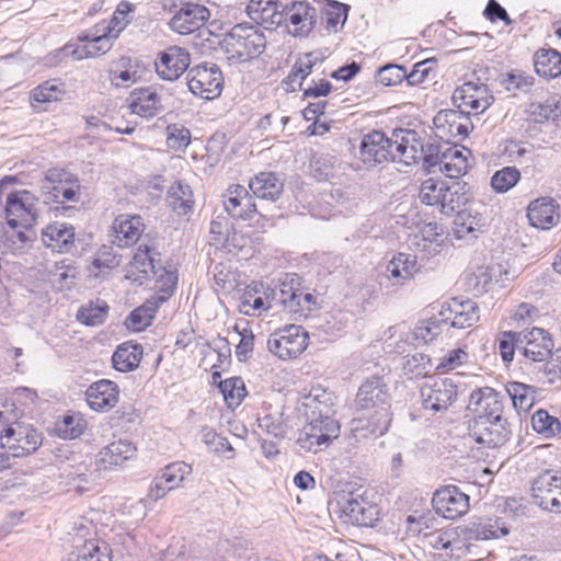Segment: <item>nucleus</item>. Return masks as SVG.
<instances>
[{
  "mask_svg": "<svg viewBox=\"0 0 561 561\" xmlns=\"http://www.w3.org/2000/svg\"><path fill=\"white\" fill-rule=\"evenodd\" d=\"M559 205L551 198L542 197L531 202L527 217L533 227L547 230L559 221Z\"/></svg>",
  "mask_w": 561,
  "mask_h": 561,
  "instance_id": "34",
  "label": "nucleus"
},
{
  "mask_svg": "<svg viewBox=\"0 0 561 561\" xmlns=\"http://www.w3.org/2000/svg\"><path fill=\"white\" fill-rule=\"evenodd\" d=\"M67 561H112V550L105 541L88 540L71 552Z\"/></svg>",
  "mask_w": 561,
  "mask_h": 561,
  "instance_id": "45",
  "label": "nucleus"
},
{
  "mask_svg": "<svg viewBox=\"0 0 561 561\" xmlns=\"http://www.w3.org/2000/svg\"><path fill=\"white\" fill-rule=\"evenodd\" d=\"M396 136L392 134V138H388L382 131L373 130L365 135L360 142V159L366 164L382 163L388 160H392L398 163H402L399 157H397L396 148Z\"/></svg>",
  "mask_w": 561,
  "mask_h": 561,
  "instance_id": "9",
  "label": "nucleus"
},
{
  "mask_svg": "<svg viewBox=\"0 0 561 561\" xmlns=\"http://www.w3.org/2000/svg\"><path fill=\"white\" fill-rule=\"evenodd\" d=\"M394 136L397 144L396 148L399 152L397 153V157L400 158L404 165H411L423 160L426 168L438 167L440 170L443 153L439 154L434 146H430L427 149H424L414 130L396 129Z\"/></svg>",
  "mask_w": 561,
  "mask_h": 561,
  "instance_id": "4",
  "label": "nucleus"
},
{
  "mask_svg": "<svg viewBox=\"0 0 561 561\" xmlns=\"http://www.w3.org/2000/svg\"><path fill=\"white\" fill-rule=\"evenodd\" d=\"M219 389L229 408L238 407L247 394L244 382L239 377L228 378L221 381Z\"/></svg>",
  "mask_w": 561,
  "mask_h": 561,
  "instance_id": "53",
  "label": "nucleus"
},
{
  "mask_svg": "<svg viewBox=\"0 0 561 561\" xmlns=\"http://www.w3.org/2000/svg\"><path fill=\"white\" fill-rule=\"evenodd\" d=\"M192 473V467L186 462L179 461L168 465L159 474L173 490L180 488L184 480Z\"/></svg>",
  "mask_w": 561,
  "mask_h": 561,
  "instance_id": "55",
  "label": "nucleus"
},
{
  "mask_svg": "<svg viewBox=\"0 0 561 561\" xmlns=\"http://www.w3.org/2000/svg\"><path fill=\"white\" fill-rule=\"evenodd\" d=\"M156 256H159V253L154 249L146 244H140L137 252L134 254L130 265L133 268L144 274L145 277H149L150 274L158 276L161 266Z\"/></svg>",
  "mask_w": 561,
  "mask_h": 561,
  "instance_id": "48",
  "label": "nucleus"
},
{
  "mask_svg": "<svg viewBox=\"0 0 561 561\" xmlns=\"http://www.w3.org/2000/svg\"><path fill=\"white\" fill-rule=\"evenodd\" d=\"M209 19L206 7L186 3L170 20V27L179 34H191L201 28Z\"/></svg>",
  "mask_w": 561,
  "mask_h": 561,
  "instance_id": "29",
  "label": "nucleus"
},
{
  "mask_svg": "<svg viewBox=\"0 0 561 561\" xmlns=\"http://www.w3.org/2000/svg\"><path fill=\"white\" fill-rule=\"evenodd\" d=\"M440 320L445 321L447 327L456 329L469 328L479 320V309L472 300L453 298L443 304Z\"/></svg>",
  "mask_w": 561,
  "mask_h": 561,
  "instance_id": "18",
  "label": "nucleus"
},
{
  "mask_svg": "<svg viewBox=\"0 0 561 561\" xmlns=\"http://www.w3.org/2000/svg\"><path fill=\"white\" fill-rule=\"evenodd\" d=\"M275 297V288H270L261 282H252L241 294L238 309L245 316L259 317L272 308L271 298Z\"/></svg>",
  "mask_w": 561,
  "mask_h": 561,
  "instance_id": "17",
  "label": "nucleus"
},
{
  "mask_svg": "<svg viewBox=\"0 0 561 561\" xmlns=\"http://www.w3.org/2000/svg\"><path fill=\"white\" fill-rule=\"evenodd\" d=\"M474 202L470 188L466 183L454 182L450 185L445 183L438 209L442 214L450 216L458 214L468 205Z\"/></svg>",
  "mask_w": 561,
  "mask_h": 561,
  "instance_id": "31",
  "label": "nucleus"
},
{
  "mask_svg": "<svg viewBox=\"0 0 561 561\" xmlns=\"http://www.w3.org/2000/svg\"><path fill=\"white\" fill-rule=\"evenodd\" d=\"M437 514L446 519H456L469 510V496L456 485H446L438 489L432 499Z\"/></svg>",
  "mask_w": 561,
  "mask_h": 561,
  "instance_id": "16",
  "label": "nucleus"
},
{
  "mask_svg": "<svg viewBox=\"0 0 561 561\" xmlns=\"http://www.w3.org/2000/svg\"><path fill=\"white\" fill-rule=\"evenodd\" d=\"M145 224L139 215L121 214L112 222L111 242L118 248H129L139 240Z\"/></svg>",
  "mask_w": 561,
  "mask_h": 561,
  "instance_id": "21",
  "label": "nucleus"
},
{
  "mask_svg": "<svg viewBox=\"0 0 561 561\" xmlns=\"http://www.w3.org/2000/svg\"><path fill=\"white\" fill-rule=\"evenodd\" d=\"M191 144V131L181 124H171L167 127V145L174 151H185Z\"/></svg>",
  "mask_w": 561,
  "mask_h": 561,
  "instance_id": "60",
  "label": "nucleus"
},
{
  "mask_svg": "<svg viewBox=\"0 0 561 561\" xmlns=\"http://www.w3.org/2000/svg\"><path fill=\"white\" fill-rule=\"evenodd\" d=\"M257 198L275 202L283 193L284 183L274 172H260L249 183Z\"/></svg>",
  "mask_w": 561,
  "mask_h": 561,
  "instance_id": "38",
  "label": "nucleus"
},
{
  "mask_svg": "<svg viewBox=\"0 0 561 561\" xmlns=\"http://www.w3.org/2000/svg\"><path fill=\"white\" fill-rule=\"evenodd\" d=\"M135 445L127 439H119L103 447L95 460L98 470H110L122 466L136 455Z\"/></svg>",
  "mask_w": 561,
  "mask_h": 561,
  "instance_id": "30",
  "label": "nucleus"
},
{
  "mask_svg": "<svg viewBox=\"0 0 561 561\" xmlns=\"http://www.w3.org/2000/svg\"><path fill=\"white\" fill-rule=\"evenodd\" d=\"M445 190V182L435 179H427L422 182L419 190V199L422 204L434 206L438 208L443 191Z\"/></svg>",
  "mask_w": 561,
  "mask_h": 561,
  "instance_id": "57",
  "label": "nucleus"
},
{
  "mask_svg": "<svg viewBox=\"0 0 561 561\" xmlns=\"http://www.w3.org/2000/svg\"><path fill=\"white\" fill-rule=\"evenodd\" d=\"M391 413L381 412L370 417H357L352 420L350 425V445L357 447L362 442L371 437L385 435L391 423Z\"/></svg>",
  "mask_w": 561,
  "mask_h": 561,
  "instance_id": "19",
  "label": "nucleus"
},
{
  "mask_svg": "<svg viewBox=\"0 0 561 561\" xmlns=\"http://www.w3.org/2000/svg\"><path fill=\"white\" fill-rule=\"evenodd\" d=\"M520 179V172L515 167H505L496 171L491 178V186L496 193H506L514 187Z\"/></svg>",
  "mask_w": 561,
  "mask_h": 561,
  "instance_id": "56",
  "label": "nucleus"
},
{
  "mask_svg": "<svg viewBox=\"0 0 561 561\" xmlns=\"http://www.w3.org/2000/svg\"><path fill=\"white\" fill-rule=\"evenodd\" d=\"M483 226V217L479 213L477 204L471 202L470 205L456 214L453 234L456 239H477Z\"/></svg>",
  "mask_w": 561,
  "mask_h": 561,
  "instance_id": "32",
  "label": "nucleus"
},
{
  "mask_svg": "<svg viewBox=\"0 0 561 561\" xmlns=\"http://www.w3.org/2000/svg\"><path fill=\"white\" fill-rule=\"evenodd\" d=\"M469 409L474 414V424L496 420L504 415L505 397L491 387H482L471 392Z\"/></svg>",
  "mask_w": 561,
  "mask_h": 561,
  "instance_id": "11",
  "label": "nucleus"
},
{
  "mask_svg": "<svg viewBox=\"0 0 561 561\" xmlns=\"http://www.w3.org/2000/svg\"><path fill=\"white\" fill-rule=\"evenodd\" d=\"M553 342L549 333L541 328L519 332L518 350L531 362H545L552 353Z\"/></svg>",
  "mask_w": 561,
  "mask_h": 561,
  "instance_id": "20",
  "label": "nucleus"
},
{
  "mask_svg": "<svg viewBox=\"0 0 561 561\" xmlns=\"http://www.w3.org/2000/svg\"><path fill=\"white\" fill-rule=\"evenodd\" d=\"M306 424L297 438V445L306 453H318L339 437L340 423L334 415H305Z\"/></svg>",
  "mask_w": 561,
  "mask_h": 561,
  "instance_id": "2",
  "label": "nucleus"
},
{
  "mask_svg": "<svg viewBox=\"0 0 561 561\" xmlns=\"http://www.w3.org/2000/svg\"><path fill=\"white\" fill-rule=\"evenodd\" d=\"M119 399L118 386L108 379H101L91 383L85 391L88 405L96 412H107L113 409Z\"/></svg>",
  "mask_w": 561,
  "mask_h": 561,
  "instance_id": "27",
  "label": "nucleus"
},
{
  "mask_svg": "<svg viewBox=\"0 0 561 561\" xmlns=\"http://www.w3.org/2000/svg\"><path fill=\"white\" fill-rule=\"evenodd\" d=\"M301 405L305 415H334L335 397L332 392L318 386L304 396Z\"/></svg>",
  "mask_w": 561,
  "mask_h": 561,
  "instance_id": "35",
  "label": "nucleus"
},
{
  "mask_svg": "<svg viewBox=\"0 0 561 561\" xmlns=\"http://www.w3.org/2000/svg\"><path fill=\"white\" fill-rule=\"evenodd\" d=\"M445 327V321L440 320L439 312L436 317L421 321L414 329V336L416 340L428 343L438 336Z\"/></svg>",
  "mask_w": 561,
  "mask_h": 561,
  "instance_id": "58",
  "label": "nucleus"
},
{
  "mask_svg": "<svg viewBox=\"0 0 561 561\" xmlns=\"http://www.w3.org/2000/svg\"><path fill=\"white\" fill-rule=\"evenodd\" d=\"M222 197L225 210L234 219L250 220L257 213L253 196L242 185L229 186Z\"/></svg>",
  "mask_w": 561,
  "mask_h": 561,
  "instance_id": "25",
  "label": "nucleus"
},
{
  "mask_svg": "<svg viewBox=\"0 0 561 561\" xmlns=\"http://www.w3.org/2000/svg\"><path fill=\"white\" fill-rule=\"evenodd\" d=\"M511 424L505 415L496 420L477 423L471 430V436L474 440L490 448L504 445L511 438Z\"/></svg>",
  "mask_w": 561,
  "mask_h": 561,
  "instance_id": "22",
  "label": "nucleus"
},
{
  "mask_svg": "<svg viewBox=\"0 0 561 561\" xmlns=\"http://www.w3.org/2000/svg\"><path fill=\"white\" fill-rule=\"evenodd\" d=\"M190 62L191 57L186 49L172 46L161 53L160 59L156 62V70L163 80L173 81L187 70Z\"/></svg>",
  "mask_w": 561,
  "mask_h": 561,
  "instance_id": "28",
  "label": "nucleus"
},
{
  "mask_svg": "<svg viewBox=\"0 0 561 561\" xmlns=\"http://www.w3.org/2000/svg\"><path fill=\"white\" fill-rule=\"evenodd\" d=\"M130 59L123 57L121 58L115 67H112L108 71V78L117 88H128L131 84L136 83L139 76L136 70H131Z\"/></svg>",
  "mask_w": 561,
  "mask_h": 561,
  "instance_id": "52",
  "label": "nucleus"
},
{
  "mask_svg": "<svg viewBox=\"0 0 561 561\" xmlns=\"http://www.w3.org/2000/svg\"><path fill=\"white\" fill-rule=\"evenodd\" d=\"M419 272L416 256L400 252L387 264L385 271V287H399L411 280Z\"/></svg>",
  "mask_w": 561,
  "mask_h": 561,
  "instance_id": "26",
  "label": "nucleus"
},
{
  "mask_svg": "<svg viewBox=\"0 0 561 561\" xmlns=\"http://www.w3.org/2000/svg\"><path fill=\"white\" fill-rule=\"evenodd\" d=\"M168 205L179 215H186L193 209V191L182 181L174 182L167 193Z\"/></svg>",
  "mask_w": 561,
  "mask_h": 561,
  "instance_id": "43",
  "label": "nucleus"
},
{
  "mask_svg": "<svg viewBox=\"0 0 561 561\" xmlns=\"http://www.w3.org/2000/svg\"><path fill=\"white\" fill-rule=\"evenodd\" d=\"M336 159L329 154H313L310 161V172L312 176L319 181H328L334 174Z\"/></svg>",
  "mask_w": 561,
  "mask_h": 561,
  "instance_id": "54",
  "label": "nucleus"
},
{
  "mask_svg": "<svg viewBox=\"0 0 561 561\" xmlns=\"http://www.w3.org/2000/svg\"><path fill=\"white\" fill-rule=\"evenodd\" d=\"M121 262V255H118L112 247L103 245L98 250L92 265L101 272L103 270H113L119 266Z\"/></svg>",
  "mask_w": 561,
  "mask_h": 561,
  "instance_id": "63",
  "label": "nucleus"
},
{
  "mask_svg": "<svg viewBox=\"0 0 561 561\" xmlns=\"http://www.w3.org/2000/svg\"><path fill=\"white\" fill-rule=\"evenodd\" d=\"M186 80L190 91L205 100L219 96L224 87L222 73L215 64L193 67L188 70Z\"/></svg>",
  "mask_w": 561,
  "mask_h": 561,
  "instance_id": "7",
  "label": "nucleus"
},
{
  "mask_svg": "<svg viewBox=\"0 0 561 561\" xmlns=\"http://www.w3.org/2000/svg\"><path fill=\"white\" fill-rule=\"evenodd\" d=\"M232 225L228 218L218 216L210 222V244L216 248H225L229 243Z\"/></svg>",
  "mask_w": 561,
  "mask_h": 561,
  "instance_id": "59",
  "label": "nucleus"
},
{
  "mask_svg": "<svg viewBox=\"0 0 561 561\" xmlns=\"http://www.w3.org/2000/svg\"><path fill=\"white\" fill-rule=\"evenodd\" d=\"M356 405L360 410H375V414L390 412V394L381 377L367 378L356 394Z\"/></svg>",
  "mask_w": 561,
  "mask_h": 561,
  "instance_id": "14",
  "label": "nucleus"
},
{
  "mask_svg": "<svg viewBox=\"0 0 561 561\" xmlns=\"http://www.w3.org/2000/svg\"><path fill=\"white\" fill-rule=\"evenodd\" d=\"M308 340L309 334L301 325L289 324L268 336L267 348L279 359H293L306 351Z\"/></svg>",
  "mask_w": 561,
  "mask_h": 561,
  "instance_id": "6",
  "label": "nucleus"
},
{
  "mask_svg": "<svg viewBox=\"0 0 561 561\" xmlns=\"http://www.w3.org/2000/svg\"><path fill=\"white\" fill-rule=\"evenodd\" d=\"M275 290H276V297L271 298L272 307L274 305H280L286 310H288L291 302L295 300L297 291L299 290V288L295 286V276L286 275L285 279L282 280L278 289H275Z\"/></svg>",
  "mask_w": 561,
  "mask_h": 561,
  "instance_id": "62",
  "label": "nucleus"
},
{
  "mask_svg": "<svg viewBox=\"0 0 561 561\" xmlns=\"http://www.w3.org/2000/svg\"><path fill=\"white\" fill-rule=\"evenodd\" d=\"M534 67L542 78H557L561 75V54L552 48H541L534 55Z\"/></svg>",
  "mask_w": 561,
  "mask_h": 561,
  "instance_id": "42",
  "label": "nucleus"
},
{
  "mask_svg": "<svg viewBox=\"0 0 561 561\" xmlns=\"http://www.w3.org/2000/svg\"><path fill=\"white\" fill-rule=\"evenodd\" d=\"M107 312V304L98 299L82 306L78 310L77 319L85 325L95 327L102 324L105 321Z\"/></svg>",
  "mask_w": 561,
  "mask_h": 561,
  "instance_id": "51",
  "label": "nucleus"
},
{
  "mask_svg": "<svg viewBox=\"0 0 561 561\" xmlns=\"http://www.w3.org/2000/svg\"><path fill=\"white\" fill-rule=\"evenodd\" d=\"M454 105L466 115H479L493 102V95L486 84L480 81H468L453 93Z\"/></svg>",
  "mask_w": 561,
  "mask_h": 561,
  "instance_id": "8",
  "label": "nucleus"
},
{
  "mask_svg": "<svg viewBox=\"0 0 561 561\" xmlns=\"http://www.w3.org/2000/svg\"><path fill=\"white\" fill-rule=\"evenodd\" d=\"M531 495L541 508L561 513V473L546 470L537 476L531 484Z\"/></svg>",
  "mask_w": 561,
  "mask_h": 561,
  "instance_id": "10",
  "label": "nucleus"
},
{
  "mask_svg": "<svg viewBox=\"0 0 561 561\" xmlns=\"http://www.w3.org/2000/svg\"><path fill=\"white\" fill-rule=\"evenodd\" d=\"M501 84L510 92L528 91L534 85V77L522 70H512L502 77Z\"/></svg>",
  "mask_w": 561,
  "mask_h": 561,
  "instance_id": "61",
  "label": "nucleus"
},
{
  "mask_svg": "<svg viewBox=\"0 0 561 561\" xmlns=\"http://www.w3.org/2000/svg\"><path fill=\"white\" fill-rule=\"evenodd\" d=\"M466 153H469V151L457 147L448 148L443 152L440 172L450 179H458L463 175L469 167Z\"/></svg>",
  "mask_w": 561,
  "mask_h": 561,
  "instance_id": "46",
  "label": "nucleus"
},
{
  "mask_svg": "<svg viewBox=\"0 0 561 561\" xmlns=\"http://www.w3.org/2000/svg\"><path fill=\"white\" fill-rule=\"evenodd\" d=\"M285 3L277 0H251L247 7L252 20L267 26H280L284 23Z\"/></svg>",
  "mask_w": 561,
  "mask_h": 561,
  "instance_id": "33",
  "label": "nucleus"
},
{
  "mask_svg": "<svg viewBox=\"0 0 561 561\" xmlns=\"http://www.w3.org/2000/svg\"><path fill=\"white\" fill-rule=\"evenodd\" d=\"M314 306L316 299L313 295L299 289L287 312L294 314L296 319L307 318Z\"/></svg>",
  "mask_w": 561,
  "mask_h": 561,
  "instance_id": "64",
  "label": "nucleus"
},
{
  "mask_svg": "<svg viewBox=\"0 0 561 561\" xmlns=\"http://www.w3.org/2000/svg\"><path fill=\"white\" fill-rule=\"evenodd\" d=\"M533 430L549 439L561 433V422L558 417L550 415L546 410L539 409L531 415Z\"/></svg>",
  "mask_w": 561,
  "mask_h": 561,
  "instance_id": "50",
  "label": "nucleus"
},
{
  "mask_svg": "<svg viewBox=\"0 0 561 561\" xmlns=\"http://www.w3.org/2000/svg\"><path fill=\"white\" fill-rule=\"evenodd\" d=\"M65 90L62 85L56 80H48L37 85L31 91L30 102L34 110L43 111L44 105L60 101Z\"/></svg>",
  "mask_w": 561,
  "mask_h": 561,
  "instance_id": "44",
  "label": "nucleus"
},
{
  "mask_svg": "<svg viewBox=\"0 0 561 561\" xmlns=\"http://www.w3.org/2000/svg\"><path fill=\"white\" fill-rule=\"evenodd\" d=\"M220 47L229 64H243L265 50L266 37L259 26L239 23L226 34Z\"/></svg>",
  "mask_w": 561,
  "mask_h": 561,
  "instance_id": "1",
  "label": "nucleus"
},
{
  "mask_svg": "<svg viewBox=\"0 0 561 561\" xmlns=\"http://www.w3.org/2000/svg\"><path fill=\"white\" fill-rule=\"evenodd\" d=\"M42 241L53 251L68 252L75 243V228L64 222H54L43 229Z\"/></svg>",
  "mask_w": 561,
  "mask_h": 561,
  "instance_id": "36",
  "label": "nucleus"
},
{
  "mask_svg": "<svg viewBox=\"0 0 561 561\" xmlns=\"http://www.w3.org/2000/svg\"><path fill=\"white\" fill-rule=\"evenodd\" d=\"M142 353L144 348L140 344L123 343L112 355L113 367L121 373L131 371L139 366Z\"/></svg>",
  "mask_w": 561,
  "mask_h": 561,
  "instance_id": "40",
  "label": "nucleus"
},
{
  "mask_svg": "<svg viewBox=\"0 0 561 561\" xmlns=\"http://www.w3.org/2000/svg\"><path fill=\"white\" fill-rule=\"evenodd\" d=\"M127 101L131 113L141 117H153L161 108L160 96L151 87L134 90Z\"/></svg>",
  "mask_w": 561,
  "mask_h": 561,
  "instance_id": "37",
  "label": "nucleus"
},
{
  "mask_svg": "<svg viewBox=\"0 0 561 561\" xmlns=\"http://www.w3.org/2000/svg\"><path fill=\"white\" fill-rule=\"evenodd\" d=\"M506 392L517 411H528L536 402V390L534 387L522 382H508Z\"/></svg>",
  "mask_w": 561,
  "mask_h": 561,
  "instance_id": "49",
  "label": "nucleus"
},
{
  "mask_svg": "<svg viewBox=\"0 0 561 561\" xmlns=\"http://www.w3.org/2000/svg\"><path fill=\"white\" fill-rule=\"evenodd\" d=\"M1 447L13 457H23L37 450L42 435L31 426L9 425L0 437Z\"/></svg>",
  "mask_w": 561,
  "mask_h": 561,
  "instance_id": "12",
  "label": "nucleus"
},
{
  "mask_svg": "<svg viewBox=\"0 0 561 561\" xmlns=\"http://www.w3.org/2000/svg\"><path fill=\"white\" fill-rule=\"evenodd\" d=\"M421 404L433 414H444L456 402L458 386L451 378H431L420 388Z\"/></svg>",
  "mask_w": 561,
  "mask_h": 561,
  "instance_id": "5",
  "label": "nucleus"
},
{
  "mask_svg": "<svg viewBox=\"0 0 561 561\" xmlns=\"http://www.w3.org/2000/svg\"><path fill=\"white\" fill-rule=\"evenodd\" d=\"M80 183L77 178L64 170H49L42 183V191L49 195L50 202H77Z\"/></svg>",
  "mask_w": 561,
  "mask_h": 561,
  "instance_id": "15",
  "label": "nucleus"
},
{
  "mask_svg": "<svg viewBox=\"0 0 561 561\" xmlns=\"http://www.w3.org/2000/svg\"><path fill=\"white\" fill-rule=\"evenodd\" d=\"M79 41L83 43H68L60 49V54L70 56L75 60H82L104 55L113 46L112 36L108 34H89L83 38L80 37Z\"/></svg>",
  "mask_w": 561,
  "mask_h": 561,
  "instance_id": "23",
  "label": "nucleus"
},
{
  "mask_svg": "<svg viewBox=\"0 0 561 561\" xmlns=\"http://www.w3.org/2000/svg\"><path fill=\"white\" fill-rule=\"evenodd\" d=\"M465 115L466 113L460 110H450L445 113H438L434 118V123L437 127H439V125L443 126V123H446L448 125V133L451 136L466 138L472 130L473 126Z\"/></svg>",
  "mask_w": 561,
  "mask_h": 561,
  "instance_id": "47",
  "label": "nucleus"
},
{
  "mask_svg": "<svg viewBox=\"0 0 561 561\" xmlns=\"http://www.w3.org/2000/svg\"><path fill=\"white\" fill-rule=\"evenodd\" d=\"M508 534V528L501 518H488L472 522L463 529L468 540L497 539Z\"/></svg>",
  "mask_w": 561,
  "mask_h": 561,
  "instance_id": "39",
  "label": "nucleus"
},
{
  "mask_svg": "<svg viewBox=\"0 0 561 561\" xmlns=\"http://www.w3.org/2000/svg\"><path fill=\"white\" fill-rule=\"evenodd\" d=\"M284 25L288 34L295 37L307 36L314 27L317 9L307 1L290 0L285 2Z\"/></svg>",
  "mask_w": 561,
  "mask_h": 561,
  "instance_id": "13",
  "label": "nucleus"
},
{
  "mask_svg": "<svg viewBox=\"0 0 561 561\" xmlns=\"http://www.w3.org/2000/svg\"><path fill=\"white\" fill-rule=\"evenodd\" d=\"M4 217L8 226L16 230H32L38 217V198L27 190L13 191L5 196Z\"/></svg>",
  "mask_w": 561,
  "mask_h": 561,
  "instance_id": "3",
  "label": "nucleus"
},
{
  "mask_svg": "<svg viewBox=\"0 0 561 561\" xmlns=\"http://www.w3.org/2000/svg\"><path fill=\"white\" fill-rule=\"evenodd\" d=\"M161 301V297L152 298L135 308L125 320L126 328L133 332L144 331L151 324Z\"/></svg>",
  "mask_w": 561,
  "mask_h": 561,
  "instance_id": "41",
  "label": "nucleus"
},
{
  "mask_svg": "<svg viewBox=\"0 0 561 561\" xmlns=\"http://www.w3.org/2000/svg\"><path fill=\"white\" fill-rule=\"evenodd\" d=\"M341 512L345 522L362 527H374L380 515L379 507L376 504L353 494H350L348 499L345 500Z\"/></svg>",
  "mask_w": 561,
  "mask_h": 561,
  "instance_id": "24",
  "label": "nucleus"
}]
</instances>
